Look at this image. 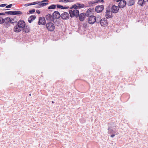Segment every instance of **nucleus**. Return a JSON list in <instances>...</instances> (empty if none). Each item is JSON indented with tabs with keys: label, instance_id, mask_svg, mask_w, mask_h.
Returning <instances> with one entry per match:
<instances>
[{
	"label": "nucleus",
	"instance_id": "f257e3e1",
	"mask_svg": "<svg viewBox=\"0 0 148 148\" xmlns=\"http://www.w3.org/2000/svg\"><path fill=\"white\" fill-rule=\"evenodd\" d=\"M48 1V0H44L42 1L41 2V3H40V2L36 1L32 3L25 4L24 5L25 7H27L31 5L38 4L37 5V8H40L46 5H47L48 4V3H44V2Z\"/></svg>",
	"mask_w": 148,
	"mask_h": 148
},
{
	"label": "nucleus",
	"instance_id": "f03ea898",
	"mask_svg": "<svg viewBox=\"0 0 148 148\" xmlns=\"http://www.w3.org/2000/svg\"><path fill=\"white\" fill-rule=\"evenodd\" d=\"M105 16L106 18H111L112 17V12L111 10V8L110 6L106 8L105 12Z\"/></svg>",
	"mask_w": 148,
	"mask_h": 148
},
{
	"label": "nucleus",
	"instance_id": "7ed1b4c3",
	"mask_svg": "<svg viewBox=\"0 0 148 148\" xmlns=\"http://www.w3.org/2000/svg\"><path fill=\"white\" fill-rule=\"evenodd\" d=\"M47 29L49 31H53L55 28L54 25L52 23L49 22L47 23L46 25Z\"/></svg>",
	"mask_w": 148,
	"mask_h": 148
},
{
	"label": "nucleus",
	"instance_id": "20e7f679",
	"mask_svg": "<svg viewBox=\"0 0 148 148\" xmlns=\"http://www.w3.org/2000/svg\"><path fill=\"white\" fill-rule=\"evenodd\" d=\"M69 13L71 17H73L74 16L77 17L78 16L79 13V11L77 9H75L73 10H69Z\"/></svg>",
	"mask_w": 148,
	"mask_h": 148
},
{
	"label": "nucleus",
	"instance_id": "39448f33",
	"mask_svg": "<svg viewBox=\"0 0 148 148\" xmlns=\"http://www.w3.org/2000/svg\"><path fill=\"white\" fill-rule=\"evenodd\" d=\"M84 7V5L83 4H80L79 3H77L73 5L70 8V9L74 8L75 10L76 9H79L83 8Z\"/></svg>",
	"mask_w": 148,
	"mask_h": 148
},
{
	"label": "nucleus",
	"instance_id": "423d86ee",
	"mask_svg": "<svg viewBox=\"0 0 148 148\" xmlns=\"http://www.w3.org/2000/svg\"><path fill=\"white\" fill-rule=\"evenodd\" d=\"M5 14L9 15H21L22 14V12L20 11H10L8 12H6Z\"/></svg>",
	"mask_w": 148,
	"mask_h": 148
},
{
	"label": "nucleus",
	"instance_id": "0eeeda50",
	"mask_svg": "<svg viewBox=\"0 0 148 148\" xmlns=\"http://www.w3.org/2000/svg\"><path fill=\"white\" fill-rule=\"evenodd\" d=\"M118 3V6L120 8H123L125 7L126 5V2L124 0H115Z\"/></svg>",
	"mask_w": 148,
	"mask_h": 148
},
{
	"label": "nucleus",
	"instance_id": "6e6552de",
	"mask_svg": "<svg viewBox=\"0 0 148 148\" xmlns=\"http://www.w3.org/2000/svg\"><path fill=\"white\" fill-rule=\"evenodd\" d=\"M4 23L5 25H8L9 23H14V19L10 17H7L4 18Z\"/></svg>",
	"mask_w": 148,
	"mask_h": 148
},
{
	"label": "nucleus",
	"instance_id": "1a4fd4ad",
	"mask_svg": "<svg viewBox=\"0 0 148 148\" xmlns=\"http://www.w3.org/2000/svg\"><path fill=\"white\" fill-rule=\"evenodd\" d=\"M96 21V17L94 16H89L88 19V23L90 24H93Z\"/></svg>",
	"mask_w": 148,
	"mask_h": 148
},
{
	"label": "nucleus",
	"instance_id": "9d476101",
	"mask_svg": "<svg viewBox=\"0 0 148 148\" xmlns=\"http://www.w3.org/2000/svg\"><path fill=\"white\" fill-rule=\"evenodd\" d=\"M104 9V6L102 5H97L95 8V11L97 13L101 12Z\"/></svg>",
	"mask_w": 148,
	"mask_h": 148
},
{
	"label": "nucleus",
	"instance_id": "9b49d317",
	"mask_svg": "<svg viewBox=\"0 0 148 148\" xmlns=\"http://www.w3.org/2000/svg\"><path fill=\"white\" fill-rule=\"evenodd\" d=\"M101 2H103V0H92L88 2V4L90 6H93L96 4Z\"/></svg>",
	"mask_w": 148,
	"mask_h": 148
},
{
	"label": "nucleus",
	"instance_id": "f8f14e48",
	"mask_svg": "<svg viewBox=\"0 0 148 148\" xmlns=\"http://www.w3.org/2000/svg\"><path fill=\"white\" fill-rule=\"evenodd\" d=\"M17 25H18L20 28L22 29L25 26L26 24L25 22L23 21L20 20L18 22Z\"/></svg>",
	"mask_w": 148,
	"mask_h": 148
},
{
	"label": "nucleus",
	"instance_id": "ddd939ff",
	"mask_svg": "<svg viewBox=\"0 0 148 148\" xmlns=\"http://www.w3.org/2000/svg\"><path fill=\"white\" fill-rule=\"evenodd\" d=\"M61 16L63 19L66 20L69 18V15L68 13L64 12L61 14Z\"/></svg>",
	"mask_w": 148,
	"mask_h": 148
},
{
	"label": "nucleus",
	"instance_id": "4468645a",
	"mask_svg": "<svg viewBox=\"0 0 148 148\" xmlns=\"http://www.w3.org/2000/svg\"><path fill=\"white\" fill-rule=\"evenodd\" d=\"M38 23L39 25H44L46 23V20L45 18L44 17L39 18Z\"/></svg>",
	"mask_w": 148,
	"mask_h": 148
},
{
	"label": "nucleus",
	"instance_id": "2eb2a0df",
	"mask_svg": "<svg viewBox=\"0 0 148 148\" xmlns=\"http://www.w3.org/2000/svg\"><path fill=\"white\" fill-rule=\"evenodd\" d=\"M61 16L60 13L58 11H55L53 14V19L59 18Z\"/></svg>",
	"mask_w": 148,
	"mask_h": 148
},
{
	"label": "nucleus",
	"instance_id": "dca6fc26",
	"mask_svg": "<svg viewBox=\"0 0 148 148\" xmlns=\"http://www.w3.org/2000/svg\"><path fill=\"white\" fill-rule=\"evenodd\" d=\"M100 22V24L103 27H105L107 25V20L105 18L101 19Z\"/></svg>",
	"mask_w": 148,
	"mask_h": 148
},
{
	"label": "nucleus",
	"instance_id": "f3484780",
	"mask_svg": "<svg viewBox=\"0 0 148 148\" xmlns=\"http://www.w3.org/2000/svg\"><path fill=\"white\" fill-rule=\"evenodd\" d=\"M94 10L93 8H90L88 9L86 12V15L89 16L90 14H93L94 13Z\"/></svg>",
	"mask_w": 148,
	"mask_h": 148
},
{
	"label": "nucleus",
	"instance_id": "a211bd4d",
	"mask_svg": "<svg viewBox=\"0 0 148 148\" xmlns=\"http://www.w3.org/2000/svg\"><path fill=\"white\" fill-rule=\"evenodd\" d=\"M111 10H112V12L114 13H116L119 10V7L115 5L113 6L111 8Z\"/></svg>",
	"mask_w": 148,
	"mask_h": 148
},
{
	"label": "nucleus",
	"instance_id": "6ab92c4d",
	"mask_svg": "<svg viewBox=\"0 0 148 148\" xmlns=\"http://www.w3.org/2000/svg\"><path fill=\"white\" fill-rule=\"evenodd\" d=\"M13 30L16 32H19L21 31L22 29L17 25L14 27Z\"/></svg>",
	"mask_w": 148,
	"mask_h": 148
},
{
	"label": "nucleus",
	"instance_id": "aec40b11",
	"mask_svg": "<svg viewBox=\"0 0 148 148\" xmlns=\"http://www.w3.org/2000/svg\"><path fill=\"white\" fill-rule=\"evenodd\" d=\"M86 14L84 13H81L79 15V19L81 21H83L86 18Z\"/></svg>",
	"mask_w": 148,
	"mask_h": 148
},
{
	"label": "nucleus",
	"instance_id": "412c9836",
	"mask_svg": "<svg viewBox=\"0 0 148 148\" xmlns=\"http://www.w3.org/2000/svg\"><path fill=\"white\" fill-rule=\"evenodd\" d=\"M46 20L49 21H52L53 19L51 15L50 14H48L45 16Z\"/></svg>",
	"mask_w": 148,
	"mask_h": 148
},
{
	"label": "nucleus",
	"instance_id": "4be33fe9",
	"mask_svg": "<svg viewBox=\"0 0 148 148\" xmlns=\"http://www.w3.org/2000/svg\"><path fill=\"white\" fill-rule=\"evenodd\" d=\"M23 32L25 33H28L30 31V29L29 27L25 26L22 29Z\"/></svg>",
	"mask_w": 148,
	"mask_h": 148
},
{
	"label": "nucleus",
	"instance_id": "5701e85b",
	"mask_svg": "<svg viewBox=\"0 0 148 148\" xmlns=\"http://www.w3.org/2000/svg\"><path fill=\"white\" fill-rule=\"evenodd\" d=\"M36 18V16L34 15L31 16L29 18L28 21L29 23H31Z\"/></svg>",
	"mask_w": 148,
	"mask_h": 148
},
{
	"label": "nucleus",
	"instance_id": "b1692460",
	"mask_svg": "<svg viewBox=\"0 0 148 148\" xmlns=\"http://www.w3.org/2000/svg\"><path fill=\"white\" fill-rule=\"evenodd\" d=\"M75 0H60L59 2L63 3H66L69 2H72L74 1Z\"/></svg>",
	"mask_w": 148,
	"mask_h": 148
},
{
	"label": "nucleus",
	"instance_id": "393cba45",
	"mask_svg": "<svg viewBox=\"0 0 148 148\" xmlns=\"http://www.w3.org/2000/svg\"><path fill=\"white\" fill-rule=\"evenodd\" d=\"M135 1L134 0H130L127 2V4L129 6H132L134 4Z\"/></svg>",
	"mask_w": 148,
	"mask_h": 148
},
{
	"label": "nucleus",
	"instance_id": "a878e982",
	"mask_svg": "<svg viewBox=\"0 0 148 148\" xmlns=\"http://www.w3.org/2000/svg\"><path fill=\"white\" fill-rule=\"evenodd\" d=\"M145 1L144 0H139L138 1V4L140 5L143 6V5L144 4Z\"/></svg>",
	"mask_w": 148,
	"mask_h": 148
},
{
	"label": "nucleus",
	"instance_id": "bb28decb",
	"mask_svg": "<svg viewBox=\"0 0 148 148\" xmlns=\"http://www.w3.org/2000/svg\"><path fill=\"white\" fill-rule=\"evenodd\" d=\"M56 5H55L53 4L49 6L48 8V9L49 10L54 9H56Z\"/></svg>",
	"mask_w": 148,
	"mask_h": 148
},
{
	"label": "nucleus",
	"instance_id": "cd10ccee",
	"mask_svg": "<svg viewBox=\"0 0 148 148\" xmlns=\"http://www.w3.org/2000/svg\"><path fill=\"white\" fill-rule=\"evenodd\" d=\"M101 19V17L100 15H98L97 16L96 18V22H97V23H99Z\"/></svg>",
	"mask_w": 148,
	"mask_h": 148
},
{
	"label": "nucleus",
	"instance_id": "c85d7f7f",
	"mask_svg": "<svg viewBox=\"0 0 148 148\" xmlns=\"http://www.w3.org/2000/svg\"><path fill=\"white\" fill-rule=\"evenodd\" d=\"M4 21V18L1 17H0V24H2L3 23Z\"/></svg>",
	"mask_w": 148,
	"mask_h": 148
},
{
	"label": "nucleus",
	"instance_id": "c756f323",
	"mask_svg": "<svg viewBox=\"0 0 148 148\" xmlns=\"http://www.w3.org/2000/svg\"><path fill=\"white\" fill-rule=\"evenodd\" d=\"M108 131L109 132H112L113 133H115L116 132L115 130H112V128L110 127L108 129Z\"/></svg>",
	"mask_w": 148,
	"mask_h": 148
},
{
	"label": "nucleus",
	"instance_id": "7c9ffc66",
	"mask_svg": "<svg viewBox=\"0 0 148 148\" xmlns=\"http://www.w3.org/2000/svg\"><path fill=\"white\" fill-rule=\"evenodd\" d=\"M56 6L58 8H60L61 9H62V8H63V6L60 5H56Z\"/></svg>",
	"mask_w": 148,
	"mask_h": 148
},
{
	"label": "nucleus",
	"instance_id": "2f4dec72",
	"mask_svg": "<svg viewBox=\"0 0 148 148\" xmlns=\"http://www.w3.org/2000/svg\"><path fill=\"white\" fill-rule=\"evenodd\" d=\"M35 9H33L32 10H29V13L31 14H32L34 13L35 12Z\"/></svg>",
	"mask_w": 148,
	"mask_h": 148
},
{
	"label": "nucleus",
	"instance_id": "473e14b6",
	"mask_svg": "<svg viewBox=\"0 0 148 148\" xmlns=\"http://www.w3.org/2000/svg\"><path fill=\"white\" fill-rule=\"evenodd\" d=\"M12 4H10L7 6H6V8H11L12 6Z\"/></svg>",
	"mask_w": 148,
	"mask_h": 148
},
{
	"label": "nucleus",
	"instance_id": "72a5a7b5",
	"mask_svg": "<svg viewBox=\"0 0 148 148\" xmlns=\"http://www.w3.org/2000/svg\"><path fill=\"white\" fill-rule=\"evenodd\" d=\"M7 5V4H3L0 5V7H5Z\"/></svg>",
	"mask_w": 148,
	"mask_h": 148
},
{
	"label": "nucleus",
	"instance_id": "f704fd0d",
	"mask_svg": "<svg viewBox=\"0 0 148 148\" xmlns=\"http://www.w3.org/2000/svg\"><path fill=\"white\" fill-rule=\"evenodd\" d=\"M69 8V7L68 6H66L65 7H63V8L62 9H67Z\"/></svg>",
	"mask_w": 148,
	"mask_h": 148
},
{
	"label": "nucleus",
	"instance_id": "c9c22d12",
	"mask_svg": "<svg viewBox=\"0 0 148 148\" xmlns=\"http://www.w3.org/2000/svg\"><path fill=\"white\" fill-rule=\"evenodd\" d=\"M36 12L38 14H40V12L39 10H36Z\"/></svg>",
	"mask_w": 148,
	"mask_h": 148
},
{
	"label": "nucleus",
	"instance_id": "e433bc0d",
	"mask_svg": "<svg viewBox=\"0 0 148 148\" xmlns=\"http://www.w3.org/2000/svg\"><path fill=\"white\" fill-rule=\"evenodd\" d=\"M115 136V134H112V135H111L110 136H111V137H112V138H113Z\"/></svg>",
	"mask_w": 148,
	"mask_h": 148
},
{
	"label": "nucleus",
	"instance_id": "4c0bfd02",
	"mask_svg": "<svg viewBox=\"0 0 148 148\" xmlns=\"http://www.w3.org/2000/svg\"><path fill=\"white\" fill-rule=\"evenodd\" d=\"M83 26L84 27H86L87 26V23H84L83 24Z\"/></svg>",
	"mask_w": 148,
	"mask_h": 148
},
{
	"label": "nucleus",
	"instance_id": "58836bf2",
	"mask_svg": "<svg viewBox=\"0 0 148 148\" xmlns=\"http://www.w3.org/2000/svg\"><path fill=\"white\" fill-rule=\"evenodd\" d=\"M5 14L3 13H0V16L3 15Z\"/></svg>",
	"mask_w": 148,
	"mask_h": 148
},
{
	"label": "nucleus",
	"instance_id": "ea45409f",
	"mask_svg": "<svg viewBox=\"0 0 148 148\" xmlns=\"http://www.w3.org/2000/svg\"><path fill=\"white\" fill-rule=\"evenodd\" d=\"M147 2H148V0H147Z\"/></svg>",
	"mask_w": 148,
	"mask_h": 148
}]
</instances>
